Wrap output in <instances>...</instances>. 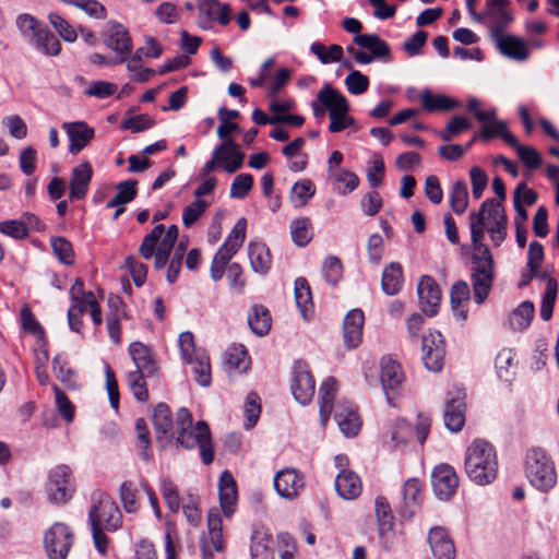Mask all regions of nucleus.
Wrapping results in <instances>:
<instances>
[{"instance_id":"obj_31","label":"nucleus","mask_w":559,"mask_h":559,"mask_svg":"<svg viewBox=\"0 0 559 559\" xmlns=\"http://www.w3.org/2000/svg\"><path fill=\"white\" fill-rule=\"evenodd\" d=\"M403 267L399 262L389 263L381 277L382 292L388 296L399 294L403 288Z\"/></svg>"},{"instance_id":"obj_7","label":"nucleus","mask_w":559,"mask_h":559,"mask_svg":"<svg viewBox=\"0 0 559 559\" xmlns=\"http://www.w3.org/2000/svg\"><path fill=\"white\" fill-rule=\"evenodd\" d=\"M176 441L187 450H191L198 444L203 464L209 465L213 462L214 449L211 440V431L204 420H199L194 428L182 429V431L178 432Z\"/></svg>"},{"instance_id":"obj_10","label":"nucleus","mask_w":559,"mask_h":559,"mask_svg":"<svg viewBox=\"0 0 559 559\" xmlns=\"http://www.w3.org/2000/svg\"><path fill=\"white\" fill-rule=\"evenodd\" d=\"M103 43L116 53V62H126L132 53V38L129 31L119 22H107L102 32Z\"/></svg>"},{"instance_id":"obj_32","label":"nucleus","mask_w":559,"mask_h":559,"mask_svg":"<svg viewBox=\"0 0 559 559\" xmlns=\"http://www.w3.org/2000/svg\"><path fill=\"white\" fill-rule=\"evenodd\" d=\"M248 257L251 269L254 273L264 275L270 271L272 259L270 250L265 243L250 242L248 245Z\"/></svg>"},{"instance_id":"obj_40","label":"nucleus","mask_w":559,"mask_h":559,"mask_svg":"<svg viewBox=\"0 0 559 559\" xmlns=\"http://www.w3.org/2000/svg\"><path fill=\"white\" fill-rule=\"evenodd\" d=\"M272 318L270 311L263 306H253L248 316V324L258 336H264L271 329Z\"/></svg>"},{"instance_id":"obj_47","label":"nucleus","mask_w":559,"mask_h":559,"mask_svg":"<svg viewBox=\"0 0 559 559\" xmlns=\"http://www.w3.org/2000/svg\"><path fill=\"white\" fill-rule=\"evenodd\" d=\"M469 228L473 252H487V249L489 248L483 242L485 236V223L481 221L480 214H476L474 212L469 214Z\"/></svg>"},{"instance_id":"obj_34","label":"nucleus","mask_w":559,"mask_h":559,"mask_svg":"<svg viewBox=\"0 0 559 559\" xmlns=\"http://www.w3.org/2000/svg\"><path fill=\"white\" fill-rule=\"evenodd\" d=\"M272 536L264 530H254L251 535L250 552L252 559H274Z\"/></svg>"},{"instance_id":"obj_13","label":"nucleus","mask_w":559,"mask_h":559,"mask_svg":"<svg viewBox=\"0 0 559 559\" xmlns=\"http://www.w3.org/2000/svg\"><path fill=\"white\" fill-rule=\"evenodd\" d=\"M510 4V0H486L485 14L491 38L503 33L513 21V14L509 10Z\"/></svg>"},{"instance_id":"obj_42","label":"nucleus","mask_w":559,"mask_h":559,"mask_svg":"<svg viewBox=\"0 0 559 559\" xmlns=\"http://www.w3.org/2000/svg\"><path fill=\"white\" fill-rule=\"evenodd\" d=\"M534 316V305L531 301H523L509 317V325L513 331L526 329Z\"/></svg>"},{"instance_id":"obj_6","label":"nucleus","mask_w":559,"mask_h":559,"mask_svg":"<svg viewBox=\"0 0 559 559\" xmlns=\"http://www.w3.org/2000/svg\"><path fill=\"white\" fill-rule=\"evenodd\" d=\"M243 159L245 154L239 150L237 143L233 139L226 140L214 148L212 158L201 168L200 177L209 178V174L217 167H222L228 174H234L241 168Z\"/></svg>"},{"instance_id":"obj_44","label":"nucleus","mask_w":559,"mask_h":559,"mask_svg":"<svg viewBox=\"0 0 559 559\" xmlns=\"http://www.w3.org/2000/svg\"><path fill=\"white\" fill-rule=\"evenodd\" d=\"M290 235L295 245L305 247L312 238L311 221L308 217H299L290 224Z\"/></svg>"},{"instance_id":"obj_24","label":"nucleus","mask_w":559,"mask_h":559,"mask_svg":"<svg viewBox=\"0 0 559 559\" xmlns=\"http://www.w3.org/2000/svg\"><path fill=\"white\" fill-rule=\"evenodd\" d=\"M62 128L69 138V152L72 154L81 152L95 134L94 129L90 128L84 121L64 122Z\"/></svg>"},{"instance_id":"obj_46","label":"nucleus","mask_w":559,"mask_h":559,"mask_svg":"<svg viewBox=\"0 0 559 559\" xmlns=\"http://www.w3.org/2000/svg\"><path fill=\"white\" fill-rule=\"evenodd\" d=\"M493 280V275L472 273L474 300L477 305L483 304L487 299L491 290Z\"/></svg>"},{"instance_id":"obj_17","label":"nucleus","mask_w":559,"mask_h":559,"mask_svg":"<svg viewBox=\"0 0 559 559\" xmlns=\"http://www.w3.org/2000/svg\"><path fill=\"white\" fill-rule=\"evenodd\" d=\"M305 486L304 475L294 468H285L276 473L274 488L277 493L286 499H294Z\"/></svg>"},{"instance_id":"obj_52","label":"nucleus","mask_w":559,"mask_h":559,"mask_svg":"<svg viewBox=\"0 0 559 559\" xmlns=\"http://www.w3.org/2000/svg\"><path fill=\"white\" fill-rule=\"evenodd\" d=\"M193 372L195 380L201 386H209L211 384V365L210 359L204 354H195L193 358Z\"/></svg>"},{"instance_id":"obj_15","label":"nucleus","mask_w":559,"mask_h":559,"mask_svg":"<svg viewBox=\"0 0 559 559\" xmlns=\"http://www.w3.org/2000/svg\"><path fill=\"white\" fill-rule=\"evenodd\" d=\"M380 366V381L382 384V389L385 393L388 403L390 405H394L392 403L391 393L396 392L402 385L405 379L404 372L402 370L401 365L390 357H383L381 359Z\"/></svg>"},{"instance_id":"obj_63","label":"nucleus","mask_w":559,"mask_h":559,"mask_svg":"<svg viewBox=\"0 0 559 559\" xmlns=\"http://www.w3.org/2000/svg\"><path fill=\"white\" fill-rule=\"evenodd\" d=\"M253 186V177L250 174L237 175L230 186L229 195L234 199H243L247 197Z\"/></svg>"},{"instance_id":"obj_49","label":"nucleus","mask_w":559,"mask_h":559,"mask_svg":"<svg viewBox=\"0 0 559 559\" xmlns=\"http://www.w3.org/2000/svg\"><path fill=\"white\" fill-rule=\"evenodd\" d=\"M164 233L165 226L163 224H158L143 238L139 252L144 259L148 260L153 258L154 251L156 247H158Z\"/></svg>"},{"instance_id":"obj_20","label":"nucleus","mask_w":559,"mask_h":559,"mask_svg":"<svg viewBox=\"0 0 559 559\" xmlns=\"http://www.w3.org/2000/svg\"><path fill=\"white\" fill-rule=\"evenodd\" d=\"M376 516L379 527V537L385 550H391L393 547V515L391 507L385 498L378 497L376 499Z\"/></svg>"},{"instance_id":"obj_8","label":"nucleus","mask_w":559,"mask_h":559,"mask_svg":"<svg viewBox=\"0 0 559 559\" xmlns=\"http://www.w3.org/2000/svg\"><path fill=\"white\" fill-rule=\"evenodd\" d=\"M47 496L53 504L67 503L74 492L72 473L68 465H58L48 474Z\"/></svg>"},{"instance_id":"obj_28","label":"nucleus","mask_w":559,"mask_h":559,"mask_svg":"<svg viewBox=\"0 0 559 559\" xmlns=\"http://www.w3.org/2000/svg\"><path fill=\"white\" fill-rule=\"evenodd\" d=\"M129 353L136 367L134 371L144 372L147 377L155 374L157 366L147 346L141 342H133L129 346Z\"/></svg>"},{"instance_id":"obj_29","label":"nucleus","mask_w":559,"mask_h":559,"mask_svg":"<svg viewBox=\"0 0 559 559\" xmlns=\"http://www.w3.org/2000/svg\"><path fill=\"white\" fill-rule=\"evenodd\" d=\"M354 41L364 49L370 51L373 59L391 60V50L388 43L382 40L377 34H361L354 36Z\"/></svg>"},{"instance_id":"obj_22","label":"nucleus","mask_w":559,"mask_h":559,"mask_svg":"<svg viewBox=\"0 0 559 559\" xmlns=\"http://www.w3.org/2000/svg\"><path fill=\"white\" fill-rule=\"evenodd\" d=\"M334 418L341 431L347 437H354L358 433L361 421L356 407L352 402L341 401L335 408Z\"/></svg>"},{"instance_id":"obj_30","label":"nucleus","mask_w":559,"mask_h":559,"mask_svg":"<svg viewBox=\"0 0 559 559\" xmlns=\"http://www.w3.org/2000/svg\"><path fill=\"white\" fill-rule=\"evenodd\" d=\"M471 290L469 286L465 281H457L451 287L450 301L454 317L459 320H466L467 307L466 304L469 300Z\"/></svg>"},{"instance_id":"obj_4","label":"nucleus","mask_w":559,"mask_h":559,"mask_svg":"<svg viewBox=\"0 0 559 559\" xmlns=\"http://www.w3.org/2000/svg\"><path fill=\"white\" fill-rule=\"evenodd\" d=\"M526 475L530 483L542 491H548L557 483V473L551 457L540 448L526 454Z\"/></svg>"},{"instance_id":"obj_36","label":"nucleus","mask_w":559,"mask_h":559,"mask_svg":"<svg viewBox=\"0 0 559 559\" xmlns=\"http://www.w3.org/2000/svg\"><path fill=\"white\" fill-rule=\"evenodd\" d=\"M420 103L428 112L450 111L460 106V103L449 96L442 94H432L429 90L420 93Z\"/></svg>"},{"instance_id":"obj_39","label":"nucleus","mask_w":559,"mask_h":559,"mask_svg":"<svg viewBox=\"0 0 559 559\" xmlns=\"http://www.w3.org/2000/svg\"><path fill=\"white\" fill-rule=\"evenodd\" d=\"M152 419L157 440H160L173 431L174 423L171 412L166 403H158L155 406Z\"/></svg>"},{"instance_id":"obj_54","label":"nucleus","mask_w":559,"mask_h":559,"mask_svg":"<svg viewBox=\"0 0 559 559\" xmlns=\"http://www.w3.org/2000/svg\"><path fill=\"white\" fill-rule=\"evenodd\" d=\"M53 253L66 265H71L74 262V251L71 242L64 237H53L50 240Z\"/></svg>"},{"instance_id":"obj_60","label":"nucleus","mask_w":559,"mask_h":559,"mask_svg":"<svg viewBox=\"0 0 559 559\" xmlns=\"http://www.w3.org/2000/svg\"><path fill=\"white\" fill-rule=\"evenodd\" d=\"M136 488L130 481H123L119 488V496L122 507L127 513H134L138 511L139 503L136 500Z\"/></svg>"},{"instance_id":"obj_26","label":"nucleus","mask_w":559,"mask_h":559,"mask_svg":"<svg viewBox=\"0 0 559 559\" xmlns=\"http://www.w3.org/2000/svg\"><path fill=\"white\" fill-rule=\"evenodd\" d=\"M92 176V165L87 160L72 169L70 179L71 200H82L86 197Z\"/></svg>"},{"instance_id":"obj_1","label":"nucleus","mask_w":559,"mask_h":559,"mask_svg":"<svg viewBox=\"0 0 559 559\" xmlns=\"http://www.w3.org/2000/svg\"><path fill=\"white\" fill-rule=\"evenodd\" d=\"M464 468L473 483L480 486L491 484L498 473L495 448L485 440H474L466 449Z\"/></svg>"},{"instance_id":"obj_37","label":"nucleus","mask_w":559,"mask_h":559,"mask_svg":"<svg viewBox=\"0 0 559 559\" xmlns=\"http://www.w3.org/2000/svg\"><path fill=\"white\" fill-rule=\"evenodd\" d=\"M495 366L500 380L511 382L518 367L513 350L510 348L501 349L496 356Z\"/></svg>"},{"instance_id":"obj_14","label":"nucleus","mask_w":559,"mask_h":559,"mask_svg":"<svg viewBox=\"0 0 559 559\" xmlns=\"http://www.w3.org/2000/svg\"><path fill=\"white\" fill-rule=\"evenodd\" d=\"M431 485L440 500H449L459 487V477L451 465L440 464L431 473Z\"/></svg>"},{"instance_id":"obj_11","label":"nucleus","mask_w":559,"mask_h":559,"mask_svg":"<svg viewBox=\"0 0 559 559\" xmlns=\"http://www.w3.org/2000/svg\"><path fill=\"white\" fill-rule=\"evenodd\" d=\"M465 397L464 389L455 388L448 392L445 400L443 420L445 427L452 432L462 430L465 424Z\"/></svg>"},{"instance_id":"obj_56","label":"nucleus","mask_w":559,"mask_h":559,"mask_svg":"<svg viewBox=\"0 0 559 559\" xmlns=\"http://www.w3.org/2000/svg\"><path fill=\"white\" fill-rule=\"evenodd\" d=\"M480 135L485 140L491 139L496 135H500L507 144H509L516 151L519 150V146H522L518 142L515 136L507 130V124L504 121L503 122H495V129L491 131H490V124L483 127Z\"/></svg>"},{"instance_id":"obj_50","label":"nucleus","mask_w":559,"mask_h":559,"mask_svg":"<svg viewBox=\"0 0 559 559\" xmlns=\"http://www.w3.org/2000/svg\"><path fill=\"white\" fill-rule=\"evenodd\" d=\"M472 273L495 276V261L493 255L491 254L489 249H487V252L474 251L472 255Z\"/></svg>"},{"instance_id":"obj_19","label":"nucleus","mask_w":559,"mask_h":559,"mask_svg":"<svg viewBox=\"0 0 559 559\" xmlns=\"http://www.w3.org/2000/svg\"><path fill=\"white\" fill-rule=\"evenodd\" d=\"M423 501V486L419 479H407L403 487V499L399 507V514L404 520H409L419 509Z\"/></svg>"},{"instance_id":"obj_33","label":"nucleus","mask_w":559,"mask_h":559,"mask_svg":"<svg viewBox=\"0 0 559 559\" xmlns=\"http://www.w3.org/2000/svg\"><path fill=\"white\" fill-rule=\"evenodd\" d=\"M335 490L343 499H355L361 492V483L352 471L342 469L335 479Z\"/></svg>"},{"instance_id":"obj_16","label":"nucleus","mask_w":559,"mask_h":559,"mask_svg":"<svg viewBox=\"0 0 559 559\" xmlns=\"http://www.w3.org/2000/svg\"><path fill=\"white\" fill-rule=\"evenodd\" d=\"M292 392L295 400L302 405L308 404L313 397L314 379L301 362L296 364L294 368Z\"/></svg>"},{"instance_id":"obj_41","label":"nucleus","mask_w":559,"mask_h":559,"mask_svg":"<svg viewBox=\"0 0 559 559\" xmlns=\"http://www.w3.org/2000/svg\"><path fill=\"white\" fill-rule=\"evenodd\" d=\"M295 300L302 318L307 320L312 308V295L310 286L304 277H298L295 281Z\"/></svg>"},{"instance_id":"obj_38","label":"nucleus","mask_w":559,"mask_h":559,"mask_svg":"<svg viewBox=\"0 0 559 559\" xmlns=\"http://www.w3.org/2000/svg\"><path fill=\"white\" fill-rule=\"evenodd\" d=\"M413 429L405 419H396L384 437V442L390 449H397L406 444L412 437Z\"/></svg>"},{"instance_id":"obj_57","label":"nucleus","mask_w":559,"mask_h":559,"mask_svg":"<svg viewBox=\"0 0 559 559\" xmlns=\"http://www.w3.org/2000/svg\"><path fill=\"white\" fill-rule=\"evenodd\" d=\"M187 250V241H180L177 247L175 248V252L173 258L170 259L167 273H166V280L169 284H174L177 281V277L179 275L183 255Z\"/></svg>"},{"instance_id":"obj_45","label":"nucleus","mask_w":559,"mask_h":559,"mask_svg":"<svg viewBox=\"0 0 559 559\" xmlns=\"http://www.w3.org/2000/svg\"><path fill=\"white\" fill-rule=\"evenodd\" d=\"M450 204L453 212L457 215L466 211L468 205V191L465 181L460 180L453 183L450 194Z\"/></svg>"},{"instance_id":"obj_55","label":"nucleus","mask_w":559,"mask_h":559,"mask_svg":"<svg viewBox=\"0 0 559 559\" xmlns=\"http://www.w3.org/2000/svg\"><path fill=\"white\" fill-rule=\"evenodd\" d=\"M557 297V283L555 278H549L540 305V318L544 321L550 320Z\"/></svg>"},{"instance_id":"obj_51","label":"nucleus","mask_w":559,"mask_h":559,"mask_svg":"<svg viewBox=\"0 0 559 559\" xmlns=\"http://www.w3.org/2000/svg\"><path fill=\"white\" fill-rule=\"evenodd\" d=\"M61 2L76 7L92 17L104 20L107 16L106 8L97 0H60Z\"/></svg>"},{"instance_id":"obj_59","label":"nucleus","mask_w":559,"mask_h":559,"mask_svg":"<svg viewBox=\"0 0 559 559\" xmlns=\"http://www.w3.org/2000/svg\"><path fill=\"white\" fill-rule=\"evenodd\" d=\"M146 373L141 371H130L128 373V382L132 390L134 397L140 402H146L148 399V391L144 378Z\"/></svg>"},{"instance_id":"obj_62","label":"nucleus","mask_w":559,"mask_h":559,"mask_svg":"<svg viewBox=\"0 0 559 559\" xmlns=\"http://www.w3.org/2000/svg\"><path fill=\"white\" fill-rule=\"evenodd\" d=\"M162 496L169 511L177 513L180 509V495L177 486L168 478L162 480Z\"/></svg>"},{"instance_id":"obj_35","label":"nucleus","mask_w":559,"mask_h":559,"mask_svg":"<svg viewBox=\"0 0 559 559\" xmlns=\"http://www.w3.org/2000/svg\"><path fill=\"white\" fill-rule=\"evenodd\" d=\"M337 391V381L333 377H329L319 388V399H320V420L324 426L329 418L333 408V401L335 399V394Z\"/></svg>"},{"instance_id":"obj_3","label":"nucleus","mask_w":559,"mask_h":559,"mask_svg":"<svg viewBox=\"0 0 559 559\" xmlns=\"http://www.w3.org/2000/svg\"><path fill=\"white\" fill-rule=\"evenodd\" d=\"M318 100L324 105L329 111L330 126L332 133L342 132L346 128L355 124V119L348 115L349 103L346 97L335 90L331 84H325L318 92Z\"/></svg>"},{"instance_id":"obj_25","label":"nucleus","mask_w":559,"mask_h":559,"mask_svg":"<svg viewBox=\"0 0 559 559\" xmlns=\"http://www.w3.org/2000/svg\"><path fill=\"white\" fill-rule=\"evenodd\" d=\"M218 497L224 515L230 516L235 512L238 492L236 480L228 471H224L219 476Z\"/></svg>"},{"instance_id":"obj_64","label":"nucleus","mask_w":559,"mask_h":559,"mask_svg":"<svg viewBox=\"0 0 559 559\" xmlns=\"http://www.w3.org/2000/svg\"><path fill=\"white\" fill-rule=\"evenodd\" d=\"M207 206L209 203L201 199H198L190 203L189 205H187L182 212V224L185 225V227L192 226L205 212Z\"/></svg>"},{"instance_id":"obj_21","label":"nucleus","mask_w":559,"mask_h":559,"mask_svg":"<svg viewBox=\"0 0 559 559\" xmlns=\"http://www.w3.org/2000/svg\"><path fill=\"white\" fill-rule=\"evenodd\" d=\"M364 322V312L358 308L350 310L345 316L343 322V340L347 349H354L361 343Z\"/></svg>"},{"instance_id":"obj_9","label":"nucleus","mask_w":559,"mask_h":559,"mask_svg":"<svg viewBox=\"0 0 559 559\" xmlns=\"http://www.w3.org/2000/svg\"><path fill=\"white\" fill-rule=\"evenodd\" d=\"M74 540L71 528L61 522L52 524L44 535L45 550L49 559H66Z\"/></svg>"},{"instance_id":"obj_58","label":"nucleus","mask_w":559,"mask_h":559,"mask_svg":"<svg viewBox=\"0 0 559 559\" xmlns=\"http://www.w3.org/2000/svg\"><path fill=\"white\" fill-rule=\"evenodd\" d=\"M322 273L329 284L336 285L343 275L341 260L334 255L328 257L322 264Z\"/></svg>"},{"instance_id":"obj_23","label":"nucleus","mask_w":559,"mask_h":559,"mask_svg":"<svg viewBox=\"0 0 559 559\" xmlns=\"http://www.w3.org/2000/svg\"><path fill=\"white\" fill-rule=\"evenodd\" d=\"M491 39L501 55L516 61H524L528 58L526 44L518 36L501 33Z\"/></svg>"},{"instance_id":"obj_43","label":"nucleus","mask_w":559,"mask_h":559,"mask_svg":"<svg viewBox=\"0 0 559 559\" xmlns=\"http://www.w3.org/2000/svg\"><path fill=\"white\" fill-rule=\"evenodd\" d=\"M476 214H480L481 221L485 223L486 215L490 221L491 225H496V223L508 222L504 209L500 201L496 199H487L480 205L478 212Z\"/></svg>"},{"instance_id":"obj_2","label":"nucleus","mask_w":559,"mask_h":559,"mask_svg":"<svg viewBox=\"0 0 559 559\" xmlns=\"http://www.w3.org/2000/svg\"><path fill=\"white\" fill-rule=\"evenodd\" d=\"M15 25L21 36L37 50L48 56H57L61 50L58 37L47 25L34 15L22 13L16 16Z\"/></svg>"},{"instance_id":"obj_18","label":"nucleus","mask_w":559,"mask_h":559,"mask_svg":"<svg viewBox=\"0 0 559 559\" xmlns=\"http://www.w3.org/2000/svg\"><path fill=\"white\" fill-rule=\"evenodd\" d=\"M441 334L423 337V361L429 371L438 372L442 369L444 362V347L442 345Z\"/></svg>"},{"instance_id":"obj_61","label":"nucleus","mask_w":559,"mask_h":559,"mask_svg":"<svg viewBox=\"0 0 559 559\" xmlns=\"http://www.w3.org/2000/svg\"><path fill=\"white\" fill-rule=\"evenodd\" d=\"M243 412L246 416L245 428L251 429L258 421L261 413L260 397L255 393H250L245 402Z\"/></svg>"},{"instance_id":"obj_48","label":"nucleus","mask_w":559,"mask_h":559,"mask_svg":"<svg viewBox=\"0 0 559 559\" xmlns=\"http://www.w3.org/2000/svg\"><path fill=\"white\" fill-rule=\"evenodd\" d=\"M316 187L310 179H302L296 182L292 189V201L297 207H304L314 195Z\"/></svg>"},{"instance_id":"obj_53","label":"nucleus","mask_w":559,"mask_h":559,"mask_svg":"<svg viewBox=\"0 0 559 559\" xmlns=\"http://www.w3.org/2000/svg\"><path fill=\"white\" fill-rule=\"evenodd\" d=\"M225 365L229 370L246 371L249 366L247 350L240 347H233L226 353Z\"/></svg>"},{"instance_id":"obj_12","label":"nucleus","mask_w":559,"mask_h":559,"mask_svg":"<svg viewBox=\"0 0 559 559\" xmlns=\"http://www.w3.org/2000/svg\"><path fill=\"white\" fill-rule=\"evenodd\" d=\"M419 308L428 317H435L441 302V289L429 275H423L417 285Z\"/></svg>"},{"instance_id":"obj_5","label":"nucleus","mask_w":559,"mask_h":559,"mask_svg":"<svg viewBox=\"0 0 559 559\" xmlns=\"http://www.w3.org/2000/svg\"><path fill=\"white\" fill-rule=\"evenodd\" d=\"M93 506L88 513L91 525H97L108 531H117L122 523V514L116 502L104 491L92 495Z\"/></svg>"},{"instance_id":"obj_27","label":"nucleus","mask_w":559,"mask_h":559,"mask_svg":"<svg viewBox=\"0 0 559 559\" xmlns=\"http://www.w3.org/2000/svg\"><path fill=\"white\" fill-rule=\"evenodd\" d=\"M428 542L436 559H453L455 548L447 531L442 527H433L428 535Z\"/></svg>"}]
</instances>
